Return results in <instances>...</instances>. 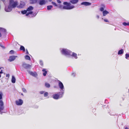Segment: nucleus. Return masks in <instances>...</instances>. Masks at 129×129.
<instances>
[{"instance_id":"46","label":"nucleus","mask_w":129,"mask_h":129,"mask_svg":"<svg viewBox=\"0 0 129 129\" xmlns=\"http://www.w3.org/2000/svg\"><path fill=\"white\" fill-rule=\"evenodd\" d=\"M6 76L7 77H9V74H7L6 75Z\"/></svg>"},{"instance_id":"9","label":"nucleus","mask_w":129,"mask_h":129,"mask_svg":"<svg viewBox=\"0 0 129 129\" xmlns=\"http://www.w3.org/2000/svg\"><path fill=\"white\" fill-rule=\"evenodd\" d=\"M22 66L25 69H29L31 67V66L30 65L28 64H26L24 62L23 63L22 65Z\"/></svg>"},{"instance_id":"22","label":"nucleus","mask_w":129,"mask_h":129,"mask_svg":"<svg viewBox=\"0 0 129 129\" xmlns=\"http://www.w3.org/2000/svg\"><path fill=\"white\" fill-rule=\"evenodd\" d=\"M42 71L43 72V75L44 76H45L47 73V71H46V70H45L44 69H43Z\"/></svg>"},{"instance_id":"47","label":"nucleus","mask_w":129,"mask_h":129,"mask_svg":"<svg viewBox=\"0 0 129 129\" xmlns=\"http://www.w3.org/2000/svg\"><path fill=\"white\" fill-rule=\"evenodd\" d=\"M3 73V72H2V70L1 71H0V74H1V73Z\"/></svg>"},{"instance_id":"43","label":"nucleus","mask_w":129,"mask_h":129,"mask_svg":"<svg viewBox=\"0 0 129 129\" xmlns=\"http://www.w3.org/2000/svg\"><path fill=\"white\" fill-rule=\"evenodd\" d=\"M104 21H105L106 22H108V20L106 19H104Z\"/></svg>"},{"instance_id":"54","label":"nucleus","mask_w":129,"mask_h":129,"mask_svg":"<svg viewBox=\"0 0 129 129\" xmlns=\"http://www.w3.org/2000/svg\"><path fill=\"white\" fill-rule=\"evenodd\" d=\"M1 69V68H0V69Z\"/></svg>"},{"instance_id":"44","label":"nucleus","mask_w":129,"mask_h":129,"mask_svg":"<svg viewBox=\"0 0 129 129\" xmlns=\"http://www.w3.org/2000/svg\"><path fill=\"white\" fill-rule=\"evenodd\" d=\"M96 17L98 19H99V16L98 15H97L96 16Z\"/></svg>"},{"instance_id":"12","label":"nucleus","mask_w":129,"mask_h":129,"mask_svg":"<svg viewBox=\"0 0 129 129\" xmlns=\"http://www.w3.org/2000/svg\"><path fill=\"white\" fill-rule=\"evenodd\" d=\"M25 4L24 2L21 1L19 5L17 6V7L19 8H23L25 6Z\"/></svg>"},{"instance_id":"25","label":"nucleus","mask_w":129,"mask_h":129,"mask_svg":"<svg viewBox=\"0 0 129 129\" xmlns=\"http://www.w3.org/2000/svg\"><path fill=\"white\" fill-rule=\"evenodd\" d=\"M36 2V0H30V3L31 4H34Z\"/></svg>"},{"instance_id":"3","label":"nucleus","mask_w":129,"mask_h":129,"mask_svg":"<svg viewBox=\"0 0 129 129\" xmlns=\"http://www.w3.org/2000/svg\"><path fill=\"white\" fill-rule=\"evenodd\" d=\"M64 92L61 91L57 94H54L53 95V98L55 99H57L61 98Z\"/></svg>"},{"instance_id":"29","label":"nucleus","mask_w":129,"mask_h":129,"mask_svg":"<svg viewBox=\"0 0 129 129\" xmlns=\"http://www.w3.org/2000/svg\"><path fill=\"white\" fill-rule=\"evenodd\" d=\"M125 56V58L126 59H129V54H126Z\"/></svg>"},{"instance_id":"27","label":"nucleus","mask_w":129,"mask_h":129,"mask_svg":"<svg viewBox=\"0 0 129 129\" xmlns=\"http://www.w3.org/2000/svg\"><path fill=\"white\" fill-rule=\"evenodd\" d=\"M122 24L123 25L125 26L129 25V22L127 23H126L125 22H123Z\"/></svg>"},{"instance_id":"41","label":"nucleus","mask_w":129,"mask_h":129,"mask_svg":"<svg viewBox=\"0 0 129 129\" xmlns=\"http://www.w3.org/2000/svg\"><path fill=\"white\" fill-rule=\"evenodd\" d=\"M75 75H76V73H73L72 74V75L73 76H75Z\"/></svg>"},{"instance_id":"36","label":"nucleus","mask_w":129,"mask_h":129,"mask_svg":"<svg viewBox=\"0 0 129 129\" xmlns=\"http://www.w3.org/2000/svg\"><path fill=\"white\" fill-rule=\"evenodd\" d=\"M2 93L0 92V99H1L2 98Z\"/></svg>"},{"instance_id":"31","label":"nucleus","mask_w":129,"mask_h":129,"mask_svg":"<svg viewBox=\"0 0 129 129\" xmlns=\"http://www.w3.org/2000/svg\"><path fill=\"white\" fill-rule=\"evenodd\" d=\"M27 10H24L23 11H22L21 12V13L22 14H25L27 12Z\"/></svg>"},{"instance_id":"52","label":"nucleus","mask_w":129,"mask_h":129,"mask_svg":"<svg viewBox=\"0 0 129 129\" xmlns=\"http://www.w3.org/2000/svg\"><path fill=\"white\" fill-rule=\"evenodd\" d=\"M21 94L22 95H23V94L22 93H21Z\"/></svg>"},{"instance_id":"28","label":"nucleus","mask_w":129,"mask_h":129,"mask_svg":"<svg viewBox=\"0 0 129 129\" xmlns=\"http://www.w3.org/2000/svg\"><path fill=\"white\" fill-rule=\"evenodd\" d=\"M20 49L21 50H23L24 51H25V49L24 47L23 46H21L20 47Z\"/></svg>"},{"instance_id":"49","label":"nucleus","mask_w":129,"mask_h":129,"mask_svg":"<svg viewBox=\"0 0 129 129\" xmlns=\"http://www.w3.org/2000/svg\"><path fill=\"white\" fill-rule=\"evenodd\" d=\"M2 35L1 33H0V37L2 36Z\"/></svg>"},{"instance_id":"53","label":"nucleus","mask_w":129,"mask_h":129,"mask_svg":"<svg viewBox=\"0 0 129 129\" xmlns=\"http://www.w3.org/2000/svg\"><path fill=\"white\" fill-rule=\"evenodd\" d=\"M30 15V16H31V17H32V16H33L32 15Z\"/></svg>"},{"instance_id":"14","label":"nucleus","mask_w":129,"mask_h":129,"mask_svg":"<svg viewBox=\"0 0 129 129\" xmlns=\"http://www.w3.org/2000/svg\"><path fill=\"white\" fill-rule=\"evenodd\" d=\"M17 56H10L9 57V58L8 59V60L10 62L12 61H14L16 58V57H17Z\"/></svg>"},{"instance_id":"4","label":"nucleus","mask_w":129,"mask_h":129,"mask_svg":"<svg viewBox=\"0 0 129 129\" xmlns=\"http://www.w3.org/2000/svg\"><path fill=\"white\" fill-rule=\"evenodd\" d=\"M18 4V2L16 1H14L13 0H10L9 5L12 8H15Z\"/></svg>"},{"instance_id":"5","label":"nucleus","mask_w":129,"mask_h":129,"mask_svg":"<svg viewBox=\"0 0 129 129\" xmlns=\"http://www.w3.org/2000/svg\"><path fill=\"white\" fill-rule=\"evenodd\" d=\"M58 81V85L59 88L60 89V90L61 91L64 92V88L62 83L59 81Z\"/></svg>"},{"instance_id":"13","label":"nucleus","mask_w":129,"mask_h":129,"mask_svg":"<svg viewBox=\"0 0 129 129\" xmlns=\"http://www.w3.org/2000/svg\"><path fill=\"white\" fill-rule=\"evenodd\" d=\"M77 55L76 53L74 52H72L71 51L69 57L72 56L74 57L75 59H76L77 58Z\"/></svg>"},{"instance_id":"6","label":"nucleus","mask_w":129,"mask_h":129,"mask_svg":"<svg viewBox=\"0 0 129 129\" xmlns=\"http://www.w3.org/2000/svg\"><path fill=\"white\" fill-rule=\"evenodd\" d=\"M33 7L31 6H30L27 9V11H29L26 14V16H28L29 14H31L33 13V12L32 11H31L33 10Z\"/></svg>"},{"instance_id":"2","label":"nucleus","mask_w":129,"mask_h":129,"mask_svg":"<svg viewBox=\"0 0 129 129\" xmlns=\"http://www.w3.org/2000/svg\"><path fill=\"white\" fill-rule=\"evenodd\" d=\"M59 8L61 9L71 10L74 8V6L73 5H71V4H69L67 5L64 6H63L61 5L60 6Z\"/></svg>"},{"instance_id":"42","label":"nucleus","mask_w":129,"mask_h":129,"mask_svg":"<svg viewBox=\"0 0 129 129\" xmlns=\"http://www.w3.org/2000/svg\"><path fill=\"white\" fill-rule=\"evenodd\" d=\"M57 2L59 3H61V1H60V0H57Z\"/></svg>"},{"instance_id":"35","label":"nucleus","mask_w":129,"mask_h":129,"mask_svg":"<svg viewBox=\"0 0 129 129\" xmlns=\"http://www.w3.org/2000/svg\"><path fill=\"white\" fill-rule=\"evenodd\" d=\"M63 4L64 5H67L68 4H71L70 3H68L67 2H65L63 3Z\"/></svg>"},{"instance_id":"39","label":"nucleus","mask_w":129,"mask_h":129,"mask_svg":"<svg viewBox=\"0 0 129 129\" xmlns=\"http://www.w3.org/2000/svg\"><path fill=\"white\" fill-rule=\"evenodd\" d=\"M104 10V8L103 7L101 8L100 9V10L101 11H103Z\"/></svg>"},{"instance_id":"7","label":"nucleus","mask_w":129,"mask_h":129,"mask_svg":"<svg viewBox=\"0 0 129 129\" xmlns=\"http://www.w3.org/2000/svg\"><path fill=\"white\" fill-rule=\"evenodd\" d=\"M12 8L9 5L8 6H5V10L6 12H9L12 10Z\"/></svg>"},{"instance_id":"20","label":"nucleus","mask_w":129,"mask_h":129,"mask_svg":"<svg viewBox=\"0 0 129 129\" xmlns=\"http://www.w3.org/2000/svg\"><path fill=\"white\" fill-rule=\"evenodd\" d=\"M109 13V12L108 11L106 10H105L103 12V16H105Z\"/></svg>"},{"instance_id":"8","label":"nucleus","mask_w":129,"mask_h":129,"mask_svg":"<svg viewBox=\"0 0 129 129\" xmlns=\"http://www.w3.org/2000/svg\"><path fill=\"white\" fill-rule=\"evenodd\" d=\"M4 103L2 100H0V114H2V112H1V111L4 109Z\"/></svg>"},{"instance_id":"30","label":"nucleus","mask_w":129,"mask_h":129,"mask_svg":"<svg viewBox=\"0 0 129 129\" xmlns=\"http://www.w3.org/2000/svg\"><path fill=\"white\" fill-rule=\"evenodd\" d=\"M52 4L53 5H54V6H56V7L58 6V7H59V6H60V5H59V6H58L54 2H52Z\"/></svg>"},{"instance_id":"33","label":"nucleus","mask_w":129,"mask_h":129,"mask_svg":"<svg viewBox=\"0 0 129 129\" xmlns=\"http://www.w3.org/2000/svg\"><path fill=\"white\" fill-rule=\"evenodd\" d=\"M40 64L41 66H43V62L41 60H40Z\"/></svg>"},{"instance_id":"40","label":"nucleus","mask_w":129,"mask_h":129,"mask_svg":"<svg viewBox=\"0 0 129 129\" xmlns=\"http://www.w3.org/2000/svg\"><path fill=\"white\" fill-rule=\"evenodd\" d=\"M44 92V91H41L40 92V93L41 94H43Z\"/></svg>"},{"instance_id":"18","label":"nucleus","mask_w":129,"mask_h":129,"mask_svg":"<svg viewBox=\"0 0 129 129\" xmlns=\"http://www.w3.org/2000/svg\"><path fill=\"white\" fill-rule=\"evenodd\" d=\"M45 4V2L44 0L40 1V2L39 4L41 5H42Z\"/></svg>"},{"instance_id":"51","label":"nucleus","mask_w":129,"mask_h":129,"mask_svg":"<svg viewBox=\"0 0 129 129\" xmlns=\"http://www.w3.org/2000/svg\"><path fill=\"white\" fill-rule=\"evenodd\" d=\"M52 0H49V1L50 2H51V1Z\"/></svg>"},{"instance_id":"32","label":"nucleus","mask_w":129,"mask_h":129,"mask_svg":"<svg viewBox=\"0 0 129 129\" xmlns=\"http://www.w3.org/2000/svg\"><path fill=\"white\" fill-rule=\"evenodd\" d=\"M48 94V93L47 92H46L44 94V96L45 97L47 96Z\"/></svg>"},{"instance_id":"21","label":"nucleus","mask_w":129,"mask_h":129,"mask_svg":"<svg viewBox=\"0 0 129 129\" xmlns=\"http://www.w3.org/2000/svg\"><path fill=\"white\" fill-rule=\"evenodd\" d=\"M123 49H121L119 50L118 52V55H121L123 54Z\"/></svg>"},{"instance_id":"1","label":"nucleus","mask_w":129,"mask_h":129,"mask_svg":"<svg viewBox=\"0 0 129 129\" xmlns=\"http://www.w3.org/2000/svg\"><path fill=\"white\" fill-rule=\"evenodd\" d=\"M61 52L62 54L69 57L71 51L67 49L62 48L60 49Z\"/></svg>"},{"instance_id":"17","label":"nucleus","mask_w":129,"mask_h":129,"mask_svg":"<svg viewBox=\"0 0 129 129\" xmlns=\"http://www.w3.org/2000/svg\"><path fill=\"white\" fill-rule=\"evenodd\" d=\"M78 1V0H72L70 1V2L73 4H75L77 3Z\"/></svg>"},{"instance_id":"19","label":"nucleus","mask_w":129,"mask_h":129,"mask_svg":"<svg viewBox=\"0 0 129 129\" xmlns=\"http://www.w3.org/2000/svg\"><path fill=\"white\" fill-rule=\"evenodd\" d=\"M16 79L15 77L13 76H12L11 81L12 83H14L15 82Z\"/></svg>"},{"instance_id":"11","label":"nucleus","mask_w":129,"mask_h":129,"mask_svg":"<svg viewBox=\"0 0 129 129\" xmlns=\"http://www.w3.org/2000/svg\"><path fill=\"white\" fill-rule=\"evenodd\" d=\"M15 102L17 105L19 106L22 105L23 103V101L21 99H19L18 100H16Z\"/></svg>"},{"instance_id":"48","label":"nucleus","mask_w":129,"mask_h":129,"mask_svg":"<svg viewBox=\"0 0 129 129\" xmlns=\"http://www.w3.org/2000/svg\"><path fill=\"white\" fill-rule=\"evenodd\" d=\"M125 129H129V128L128 127H126L125 128Z\"/></svg>"},{"instance_id":"23","label":"nucleus","mask_w":129,"mask_h":129,"mask_svg":"<svg viewBox=\"0 0 129 129\" xmlns=\"http://www.w3.org/2000/svg\"><path fill=\"white\" fill-rule=\"evenodd\" d=\"M45 86L46 87L48 88H49L50 87V84L47 83H45Z\"/></svg>"},{"instance_id":"38","label":"nucleus","mask_w":129,"mask_h":129,"mask_svg":"<svg viewBox=\"0 0 129 129\" xmlns=\"http://www.w3.org/2000/svg\"><path fill=\"white\" fill-rule=\"evenodd\" d=\"M10 53L11 54H13L14 53V51L13 50H11L10 51Z\"/></svg>"},{"instance_id":"15","label":"nucleus","mask_w":129,"mask_h":129,"mask_svg":"<svg viewBox=\"0 0 129 129\" xmlns=\"http://www.w3.org/2000/svg\"><path fill=\"white\" fill-rule=\"evenodd\" d=\"M28 72V73L31 75H32L33 76L35 77L37 76V74L35 72H34L30 71H29Z\"/></svg>"},{"instance_id":"10","label":"nucleus","mask_w":129,"mask_h":129,"mask_svg":"<svg viewBox=\"0 0 129 129\" xmlns=\"http://www.w3.org/2000/svg\"><path fill=\"white\" fill-rule=\"evenodd\" d=\"M0 33L3 35H5L6 34V30L5 29L1 27L0 28Z\"/></svg>"},{"instance_id":"16","label":"nucleus","mask_w":129,"mask_h":129,"mask_svg":"<svg viewBox=\"0 0 129 129\" xmlns=\"http://www.w3.org/2000/svg\"><path fill=\"white\" fill-rule=\"evenodd\" d=\"M81 5H83L85 6L90 5H91L90 3L88 2H83L81 3Z\"/></svg>"},{"instance_id":"34","label":"nucleus","mask_w":129,"mask_h":129,"mask_svg":"<svg viewBox=\"0 0 129 129\" xmlns=\"http://www.w3.org/2000/svg\"><path fill=\"white\" fill-rule=\"evenodd\" d=\"M0 46L3 48L5 49V47L3 46L2 43H0Z\"/></svg>"},{"instance_id":"26","label":"nucleus","mask_w":129,"mask_h":129,"mask_svg":"<svg viewBox=\"0 0 129 129\" xmlns=\"http://www.w3.org/2000/svg\"><path fill=\"white\" fill-rule=\"evenodd\" d=\"M53 6L51 5H49L47 6V9L48 10H51Z\"/></svg>"},{"instance_id":"45","label":"nucleus","mask_w":129,"mask_h":129,"mask_svg":"<svg viewBox=\"0 0 129 129\" xmlns=\"http://www.w3.org/2000/svg\"><path fill=\"white\" fill-rule=\"evenodd\" d=\"M26 54H28V52L27 51V50H26Z\"/></svg>"},{"instance_id":"50","label":"nucleus","mask_w":129,"mask_h":129,"mask_svg":"<svg viewBox=\"0 0 129 129\" xmlns=\"http://www.w3.org/2000/svg\"><path fill=\"white\" fill-rule=\"evenodd\" d=\"M56 86H54V87L55 88H56Z\"/></svg>"},{"instance_id":"37","label":"nucleus","mask_w":129,"mask_h":129,"mask_svg":"<svg viewBox=\"0 0 129 129\" xmlns=\"http://www.w3.org/2000/svg\"><path fill=\"white\" fill-rule=\"evenodd\" d=\"M22 90L25 93H26V90L24 88H22Z\"/></svg>"},{"instance_id":"24","label":"nucleus","mask_w":129,"mask_h":129,"mask_svg":"<svg viewBox=\"0 0 129 129\" xmlns=\"http://www.w3.org/2000/svg\"><path fill=\"white\" fill-rule=\"evenodd\" d=\"M25 58L26 60H30V57L28 55H26L25 56Z\"/></svg>"}]
</instances>
